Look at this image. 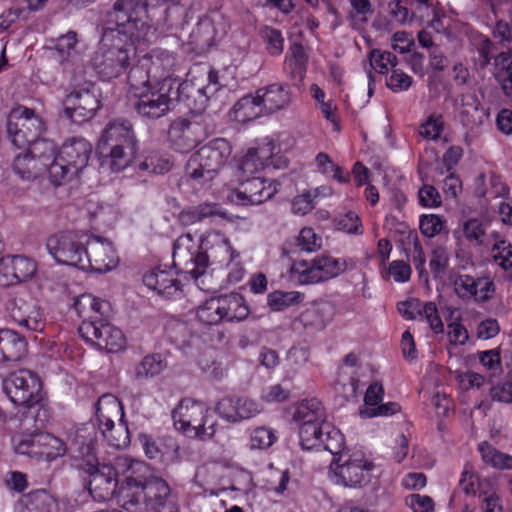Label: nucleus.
<instances>
[{"instance_id":"nucleus-55","label":"nucleus","mask_w":512,"mask_h":512,"mask_svg":"<svg viewBox=\"0 0 512 512\" xmlns=\"http://www.w3.org/2000/svg\"><path fill=\"white\" fill-rule=\"evenodd\" d=\"M493 259L505 271L512 269V245L504 240L493 246Z\"/></svg>"},{"instance_id":"nucleus-25","label":"nucleus","mask_w":512,"mask_h":512,"mask_svg":"<svg viewBox=\"0 0 512 512\" xmlns=\"http://www.w3.org/2000/svg\"><path fill=\"white\" fill-rule=\"evenodd\" d=\"M27 353V341L18 332L0 330V363L16 362Z\"/></svg>"},{"instance_id":"nucleus-32","label":"nucleus","mask_w":512,"mask_h":512,"mask_svg":"<svg viewBox=\"0 0 512 512\" xmlns=\"http://www.w3.org/2000/svg\"><path fill=\"white\" fill-rule=\"evenodd\" d=\"M39 163L46 166V171L50 174L51 167L58 158L57 145L49 139L38 138L25 149Z\"/></svg>"},{"instance_id":"nucleus-19","label":"nucleus","mask_w":512,"mask_h":512,"mask_svg":"<svg viewBox=\"0 0 512 512\" xmlns=\"http://www.w3.org/2000/svg\"><path fill=\"white\" fill-rule=\"evenodd\" d=\"M112 313L109 302L98 300V314L104 315L105 319H98V349L107 353H116L124 349L126 338L123 332L111 324L107 318Z\"/></svg>"},{"instance_id":"nucleus-62","label":"nucleus","mask_w":512,"mask_h":512,"mask_svg":"<svg viewBox=\"0 0 512 512\" xmlns=\"http://www.w3.org/2000/svg\"><path fill=\"white\" fill-rule=\"evenodd\" d=\"M388 14L393 22L404 25L413 19L410 10L402 5L401 0H390L388 2Z\"/></svg>"},{"instance_id":"nucleus-49","label":"nucleus","mask_w":512,"mask_h":512,"mask_svg":"<svg viewBox=\"0 0 512 512\" xmlns=\"http://www.w3.org/2000/svg\"><path fill=\"white\" fill-rule=\"evenodd\" d=\"M7 263H10L14 269V280L16 281H25L36 272V263L24 256H13V259L7 260Z\"/></svg>"},{"instance_id":"nucleus-7","label":"nucleus","mask_w":512,"mask_h":512,"mask_svg":"<svg viewBox=\"0 0 512 512\" xmlns=\"http://www.w3.org/2000/svg\"><path fill=\"white\" fill-rule=\"evenodd\" d=\"M231 155L224 138H216L194 152L185 165V176L198 184L213 180Z\"/></svg>"},{"instance_id":"nucleus-28","label":"nucleus","mask_w":512,"mask_h":512,"mask_svg":"<svg viewBox=\"0 0 512 512\" xmlns=\"http://www.w3.org/2000/svg\"><path fill=\"white\" fill-rule=\"evenodd\" d=\"M118 473L113 464L98 463V498L110 500L114 497L118 499L119 494Z\"/></svg>"},{"instance_id":"nucleus-9","label":"nucleus","mask_w":512,"mask_h":512,"mask_svg":"<svg viewBox=\"0 0 512 512\" xmlns=\"http://www.w3.org/2000/svg\"><path fill=\"white\" fill-rule=\"evenodd\" d=\"M374 465L360 452L342 454L332 460L329 466V478L337 485L349 488H361L371 480Z\"/></svg>"},{"instance_id":"nucleus-40","label":"nucleus","mask_w":512,"mask_h":512,"mask_svg":"<svg viewBox=\"0 0 512 512\" xmlns=\"http://www.w3.org/2000/svg\"><path fill=\"white\" fill-rule=\"evenodd\" d=\"M326 425H331V423L329 421H324L319 424L301 425L299 427L301 447L304 450H311L320 447L322 442L321 438H323L327 432V430L324 429Z\"/></svg>"},{"instance_id":"nucleus-16","label":"nucleus","mask_w":512,"mask_h":512,"mask_svg":"<svg viewBox=\"0 0 512 512\" xmlns=\"http://www.w3.org/2000/svg\"><path fill=\"white\" fill-rule=\"evenodd\" d=\"M217 74L209 72V83L204 87H195L192 82L178 83L174 89V100L183 102L186 107L196 114H201L207 108L210 98L219 90Z\"/></svg>"},{"instance_id":"nucleus-11","label":"nucleus","mask_w":512,"mask_h":512,"mask_svg":"<svg viewBox=\"0 0 512 512\" xmlns=\"http://www.w3.org/2000/svg\"><path fill=\"white\" fill-rule=\"evenodd\" d=\"M347 269L345 259L331 256H319L308 262H294L289 270L290 278L301 285L324 282L337 277Z\"/></svg>"},{"instance_id":"nucleus-48","label":"nucleus","mask_w":512,"mask_h":512,"mask_svg":"<svg viewBox=\"0 0 512 512\" xmlns=\"http://www.w3.org/2000/svg\"><path fill=\"white\" fill-rule=\"evenodd\" d=\"M295 246L300 252H315L322 246V239L312 228L304 227L295 239Z\"/></svg>"},{"instance_id":"nucleus-41","label":"nucleus","mask_w":512,"mask_h":512,"mask_svg":"<svg viewBox=\"0 0 512 512\" xmlns=\"http://www.w3.org/2000/svg\"><path fill=\"white\" fill-rule=\"evenodd\" d=\"M172 166L173 162L169 155L159 151H151L139 164V169L151 174H165L171 170Z\"/></svg>"},{"instance_id":"nucleus-34","label":"nucleus","mask_w":512,"mask_h":512,"mask_svg":"<svg viewBox=\"0 0 512 512\" xmlns=\"http://www.w3.org/2000/svg\"><path fill=\"white\" fill-rule=\"evenodd\" d=\"M122 405L118 398L112 394H103L98 397V428L107 426L113 428L114 420L122 413Z\"/></svg>"},{"instance_id":"nucleus-43","label":"nucleus","mask_w":512,"mask_h":512,"mask_svg":"<svg viewBox=\"0 0 512 512\" xmlns=\"http://www.w3.org/2000/svg\"><path fill=\"white\" fill-rule=\"evenodd\" d=\"M305 295L298 291H280L276 290L268 294V306L273 311H283L289 307L295 306L304 300Z\"/></svg>"},{"instance_id":"nucleus-47","label":"nucleus","mask_w":512,"mask_h":512,"mask_svg":"<svg viewBox=\"0 0 512 512\" xmlns=\"http://www.w3.org/2000/svg\"><path fill=\"white\" fill-rule=\"evenodd\" d=\"M197 318L206 325H216L224 321L218 297L207 300L197 310Z\"/></svg>"},{"instance_id":"nucleus-17","label":"nucleus","mask_w":512,"mask_h":512,"mask_svg":"<svg viewBox=\"0 0 512 512\" xmlns=\"http://www.w3.org/2000/svg\"><path fill=\"white\" fill-rule=\"evenodd\" d=\"M209 132L199 121L179 118L174 120L168 131L169 140L176 151L188 152L202 142Z\"/></svg>"},{"instance_id":"nucleus-57","label":"nucleus","mask_w":512,"mask_h":512,"mask_svg":"<svg viewBox=\"0 0 512 512\" xmlns=\"http://www.w3.org/2000/svg\"><path fill=\"white\" fill-rule=\"evenodd\" d=\"M100 429L103 438L108 443V445L119 449L121 447H125L128 444V431L121 425L116 429L115 425L113 428H108L105 426V429H102V427Z\"/></svg>"},{"instance_id":"nucleus-27","label":"nucleus","mask_w":512,"mask_h":512,"mask_svg":"<svg viewBox=\"0 0 512 512\" xmlns=\"http://www.w3.org/2000/svg\"><path fill=\"white\" fill-rule=\"evenodd\" d=\"M213 217L226 218V212L218 203L204 202L184 208L179 213L178 220L182 225L190 226Z\"/></svg>"},{"instance_id":"nucleus-23","label":"nucleus","mask_w":512,"mask_h":512,"mask_svg":"<svg viewBox=\"0 0 512 512\" xmlns=\"http://www.w3.org/2000/svg\"><path fill=\"white\" fill-rule=\"evenodd\" d=\"M149 59L148 70L152 79L160 86L162 83L168 82L171 84V89H174L179 83L177 79L171 77L176 61L175 57L165 50H152Z\"/></svg>"},{"instance_id":"nucleus-6","label":"nucleus","mask_w":512,"mask_h":512,"mask_svg":"<svg viewBox=\"0 0 512 512\" xmlns=\"http://www.w3.org/2000/svg\"><path fill=\"white\" fill-rule=\"evenodd\" d=\"M176 430L190 438L210 440L216 433L217 423L211 419L210 408L191 398L182 399L172 411Z\"/></svg>"},{"instance_id":"nucleus-54","label":"nucleus","mask_w":512,"mask_h":512,"mask_svg":"<svg viewBox=\"0 0 512 512\" xmlns=\"http://www.w3.org/2000/svg\"><path fill=\"white\" fill-rule=\"evenodd\" d=\"M335 225L338 230L344 231L348 234L360 235L363 233V226L360 218L353 211H349L346 214L339 216L335 220Z\"/></svg>"},{"instance_id":"nucleus-18","label":"nucleus","mask_w":512,"mask_h":512,"mask_svg":"<svg viewBox=\"0 0 512 512\" xmlns=\"http://www.w3.org/2000/svg\"><path fill=\"white\" fill-rule=\"evenodd\" d=\"M7 309L13 320L19 325L34 332L44 330L45 318L35 300L16 296L9 302Z\"/></svg>"},{"instance_id":"nucleus-35","label":"nucleus","mask_w":512,"mask_h":512,"mask_svg":"<svg viewBox=\"0 0 512 512\" xmlns=\"http://www.w3.org/2000/svg\"><path fill=\"white\" fill-rule=\"evenodd\" d=\"M216 34L214 23L210 18L200 19L190 33V44L197 50L205 51L214 44Z\"/></svg>"},{"instance_id":"nucleus-3","label":"nucleus","mask_w":512,"mask_h":512,"mask_svg":"<svg viewBox=\"0 0 512 512\" xmlns=\"http://www.w3.org/2000/svg\"><path fill=\"white\" fill-rule=\"evenodd\" d=\"M210 258L228 264L234 259V251L228 238L219 232L203 236L200 247L195 245L190 234L180 236L173 244L174 266L194 279L205 273Z\"/></svg>"},{"instance_id":"nucleus-45","label":"nucleus","mask_w":512,"mask_h":512,"mask_svg":"<svg viewBox=\"0 0 512 512\" xmlns=\"http://www.w3.org/2000/svg\"><path fill=\"white\" fill-rule=\"evenodd\" d=\"M324 429H326L327 432L325 436L321 438L322 442L320 447H323L324 450L329 451L333 455L332 460H335L336 457L342 454H348L350 452L345 448L344 436L340 430L335 428L332 424L326 425Z\"/></svg>"},{"instance_id":"nucleus-29","label":"nucleus","mask_w":512,"mask_h":512,"mask_svg":"<svg viewBox=\"0 0 512 512\" xmlns=\"http://www.w3.org/2000/svg\"><path fill=\"white\" fill-rule=\"evenodd\" d=\"M224 321H243L249 315V308L243 296L239 293H229L218 296Z\"/></svg>"},{"instance_id":"nucleus-30","label":"nucleus","mask_w":512,"mask_h":512,"mask_svg":"<svg viewBox=\"0 0 512 512\" xmlns=\"http://www.w3.org/2000/svg\"><path fill=\"white\" fill-rule=\"evenodd\" d=\"M40 446H50L57 450L56 455H61L65 453L64 444L56 437L50 434H34L29 438L21 440L17 447L16 451L21 454L33 455L38 453H44L43 451L37 450Z\"/></svg>"},{"instance_id":"nucleus-44","label":"nucleus","mask_w":512,"mask_h":512,"mask_svg":"<svg viewBox=\"0 0 512 512\" xmlns=\"http://www.w3.org/2000/svg\"><path fill=\"white\" fill-rule=\"evenodd\" d=\"M479 452L486 464L497 469H512V456L500 452L488 442L484 441L479 444Z\"/></svg>"},{"instance_id":"nucleus-50","label":"nucleus","mask_w":512,"mask_h":512,"mask_svg":"<svg viewBox=\"0 0 512 512\" xmlns=\"http://www.w3.org/2000/svg\"><path fill=\"white\" fill-rule=\"evenodd\" d=\"M261 36L265 41L266 50L271 56H279L284 49V37L280 30L272 27H264Z\"/></svg>"},{"instance_id":"nucleus-56","label":"nucleus","mask_w":512,"mask_h":512,"mask_svg":"<svg viewBox=\"0 0 512 512\" xmlns=\"http://www.w3.org/2000/svg\"><path fill=\"white\" fill-rule=\"evenodd\" d=\"M455 293L463 300L470 299L476 294L477 279L469 275H459L453 281Z\"/></svg>"},{"instance_id":"nucleus-20","label":"nucleus","mask_w":512,"mask_h":512,"mask_svg":"<svg viewBox=\"0 0 512 512\" xmlns=\"http://www.w3.org/2000/svg\"><path fill=\"white\" fill-rule=\"evenodd\" d=\"M64 114L74 123L82 124L96 114V97L89 89L74 90L63 100Z\"/></svg>"},{"instance_id":"nucleus-46","label":"nucleus","mask_w":512,"mask_h":512,"mask_svg":"<svg viewBox=\"0 0 512 512\" xmlns=\"http://www.w3.org/2000/svg\"><path fill=\"white\" fill-rule=\"evenodd\" d=\"M487 226V223L477 218H471L463 222L461 232L469 242L476 246H482L486 244Z\"/></svg>"},{"instance_id":"nucleus-36","label":"nucleus","mask_w":512,"mask_h":512,"mask_svg":"<svg viewBox=\"0 0 512 512\" xmlns=\"http://www.w3.org/2000/svg\"><path fill=\"white\" fill-rule=\"evenodd\" d=\"M308 57L302 44L294 43L286 55L285 65L289 75L294 80H302L307 66Z\"/></svg>"},{"instance_id":"nucleus-22","label":"nucleus","mask_w":512,"mask_h":512,"mask_svg":"<svg viewBox=\"0 0 512 512\" xmlns=\"http://www.w3.org/2000/svg\"><path fill=\"white\" fill-rule=\"evenodd\" d=\"M257 99L262 102L265 113H275L287 109L292 102V93L288 84L274 83L257 91Z\"/></svg>"},{"instance_id":"nucleus-51","label":"nucleus","mask_w":512,"mask_h":512,"mask_svg":"<svg viewBox=\"0 0 512 512\" xmlns=\"http://www.w3.org/2000/svg\"><path fill=\"white\" fill-rule=\"evenodd\" d=\"M444 129V119L441 114H431L427 120L420 125L419 134L425 139L435 140L440 137Z\"/></svg>"},{"instance_id":"nucleus-31","label":"nucleus","mask_w":512,"mask_h":512,"mask_svg":"<svg viewBox=\"0 0 512 512\" xmlns=\"http://www.w3.org/2000/svg\"><path fill=\"white\" fill-rule=\"evenodd\" d=\"M459 117L462 125L473 131L483 123L486 115L476 97L469 95L462 99Z\"/></svg>"},{"instance_id":"nucleus-53","label":"nucleus","mask_w":512,"mask_h":512,"mask_svg":"<svg viewBox=\"0 0 512 512\" xmlns=\"http://www.w3.org/2000/svg\"><path fill=\"white\" fill-rule=\"evenodd\" d=\"M237 422L255 417L263 410V407L255 400L248 397H236Z\"/></svg>"},{"instance_id":"nucleus-60","label":"nucleus","mask_w":512,"mask_h":512,"mask_svg":"<svg viewBox=\"0 0 512 512\" xmlns=\"http://www.w3.org/2000/svg\"><path fill=\"white\" fill-rule=\"evenodd\" d=\"M412 83V77L401 69H392L390 76L386 79L387 87L393 92L407 91Z\"/></svg>"},{"instance_id":"nucleus-38","label":"nucleus","mask_w":512,"mask_h":512,"mask_svg":"<svg viewBox=\"0 0 512 512\" xmlns=\"http://www.w3.org/2000/svg\"><path fill=\"white\" fill-rule=\"evenodd\" d=\"M233 111L238 121L247 122L258 118L265 112V109L256 94L242 97L233 106Z\"/></svg>"},{"instance_id":"nucleus-58","label":"nucleus","mask_w":512,"mask_h":512,"mask_svg":"<svg viewBox=\"0 0 512 512\" xmlns=\"http://www.w3.org/2000/svg\"><path fill=\"white\" fill-rule=\"evenodd\" d=\"M215 412L229 423L237 422L236 396H226L215 405Z\"/></svg>"},{"instance_id":"nucleus-33","label":"nucleus","mask_w":512,"mask_h":512,"mask_svg":"<svg viewBox=\"0 0 512 512\" xmlns=\"http://www.w3.org/2000/svg\"><path fill=\"white\" fill-rule=\"evenodd\" d=\"M13 171L25 181H33L46 171V166L36 161L26 150L15 156Z\"/></svg>"},{"instance_id":"nucleus-39","label":"nucleus","mask_w":512,"mask_h":512,"mask_svg":"<svg viewBox=\"0 0 512 512\" xmlns=\"http://www.w3.org/2000/svg\"><path fill=\"white\" fill-rule=\"evenodd\" d=\"M271 151L265 148H250L246 155L242 158L239 171L241 172V178L244 175L253 174L267 165V161L270 157Z\"/></svg>"},{"instance_id":"nucleus-13","label":"nucleus","mask_w":512,"mask_h":512,"mask_svg":"<svg viewBox=\"0 0 512 512\" xmlns=\"http://www.w3.org/2000/svg\"><path fill=\"white\" fill-rule=\"evenodd\" d=\"M95 430L96 426L93 422L83 424L78 428L73 443L76 466L80 472L86 475L83 477V493L87 492L92 499H95L91 479L96 473Z\"/></svg>"},{"instance_id":"nucleus-63","label":"nucleus","mask_w":512,"mask_h":512,"mask_svg":"<svg viewBox=\"0 0 512 512\" xmlns=\"http://www.w3.org/2000/svg\"><path fill=\"white\" fill-rule=\"evenodd\" d=\"M290 391L281 384H273L265 387L261 392V399L267 403H281L288 400Z\"/></svg>"},{"instance_id":"nucleus-12","label":"nucleus","mask_w":512,"mask_h":512,"mask_svg":"<svg viewBox=\"0 0 512 512\" xmlns=\"http://www.w3.org/2000/svg\"><path fill=\"white\" fill-rule=\"evenodd\" d=\"M48 252L60 264L77 267L81 270L92 268L87 249L75 232H63L48 238Z\"/></svg>"},{"instance_id":"nucleus-8","label":"nucleus","mask_w":512,"mask_h":512,"mask_svg":"<svg viewBox=\"0 0 512 512\" xmlns=\"http://www.w3.org/2000/svg\"><path fill=\"white\" fill-rule=\"evenodd\" d=\"M92 146L83 138L65 142L58 150V158L51 167L50 181L59 186L82 171L89 160Z\"/></svg>"},{"instance_id":"nucleus-64","label":"nucleus","mask_w":512,"mask_h":512,"mask_svg":"<svg viewBox=\"0 0 512 512\" xmlns=\"http://www.w3.org/2000/svg\"><path fill=\"white\" fill-rule=\"evenodd\" d=\"M275 440L276 437L272 430L265 427L254 429L250 437L251 447L257 449L267 448L271 446Z\"/></svg>"},{"instance_id":"nucleus-37","label":"nucleus","mask_w":512,"mask_h":512,"mask_svg":"<svg viewBox=\"0 0 512 512\" xmlns=\"http://www.w3.org/2000/svg\"><path fill=\"white\" fill-rule=\"evenodd\" d=\"M167 367V361L160 353L146 355L135 367V378L145 380L162 373Z\"/></svg>"},{"instance_id":"nucleus-59","label":"nucleus","mask_w":512,"mask_h":512,"mask_svg":"<svg viewBox=\"0 0 512 512\" xmlns=\"http://www.w3.org/2000/svg\"><path fill=\"white\" fill-rule=\"evenodd\" d=\"M333 307L328 302H322L317 304L312 309H309L305 312L304 318H313L315 316H319V319L314 321L313 324L316 327L323 328L326 326L328 322L332 319Z\"/></svg>"},{"instance_id":"nucleus-4","label":"nucleus","mask_w":512,"mask_h":512,"mask_svg":"<svg viewBox=\"0 0 512 512\" xmlns=\"http://www.w3.org/2000/svg\"><path fill=\"white\" fill-rule=\"evenodd\" d=\"M98 146L110 148L109 154L98 158L99 173H118L128 167L138 149L132 124L125 119L110 121L98 139Z\"/></svg>"},{"instance_id":"nucleus-5","label":"nucleus","mask_w":512,"mask_h":512,"mask_svg":"<svg viewBox=\"0 0 512 512\" xmlns=\"http://www.w3.org/2000/svg\"><path fill=\"white\" fill-rule=\"evenodd\" d=\"M3 390L15 405L37 407L35 414L37 428L44 427L48 419V411L42 404V383L36 373L27 369L13 372L3 381Z\"/></svg>"},{"instance_id":"nucleus-24","label":"nucleus","mask_w":512,"mask_h":512,"mask_svg":"<svg viewBox=\"0 0 512 512\" xmlns=\"http://www.w3.org/2000/svg\"><path fill=\"white\" fill-rule=\"evenodd\" d=\"M143 283L149 289L167 298L174 296L180 290V281L170 270L160 267L144 274Z\"/></svg>"},{"instance_id":"nucleus-21","label":"nucleus","mask_w":512,"mask_h":512,"mask_svg":"<svg viewBox=\"0 0 512 512\" xmlns=\"http://www.w3.org/2000/svg\"><path fill=\"white\" fill-rule=\"evenodd\" d=\"M160 0H117L113 10L107 12L109 19L119 18L120 22H146L142 16L146 14L149 6L160 4Z\"/></svg>"},{"instance_id":"nucleus-52","label":"nucleus","mask_w":512,"mask_h":512,"mask_svg":"<svg viewBox=\"0 0 512 512\" xmlns=\"http://www.w3.org/2000/svg\"><path fill=\"white\" fill-rule=\"evenodd\" d=\"M151 80L153 79L148 68L144 69L142 66H136L132 67L128 72L127 83L135 95L138 94V90L147 87Z\"/></svg>"},{"instance_id":"nucleus-15","label":"nucleus","mask_w":512,"mask_h":512,"mask_svg":"<svg viewBox=\"0 0 512 512\" xmlns=\"http://www.w3.org/2000/svg\"><path fill=\"white\" fill-rule=\"evenodd\" d=\"M279 184L262 177L239 178V186L228 195L237 205H259L271 199L278 191Z\"/></svg>"},{"instance_id":"nucleus-10","label":"nucleus","mask_w":512,"mask_h":512,"mask_svg":"<svg viewBox=\"0 0 512 512\" xmlns=\"http://www.w3.org/2000/svg\"><path fill=\"white\" fill-rule=\"evenodd\" d=\"M44 131L45 123L33 109L19 105L10 111L7 133L12 144L18 149H26L40 138Z\"/></svg>"},{"instance_id":"nucleus-26","label":"nucleus","mask_w":512,"mask_h":512,"mask_svg":"<svg viewBox=\"0 0 512 512\" xmlns=\"http://www.w3.org/2000/svg\"><path fill=\"white\" fill-rule=\"evenodd\" d=\"M292 420L301 425L319 424L327 421L321 401L316 398L304 399L291 407Z\"/></svg>"},{"instance_id":"nucleus-61","label":"nucleus","mask_w":512,"mask_h":512,"mask_svg":"<svg viewBox=\"0 0 512 512\" xmlns=\"http://www.w3.org/2000/svg\"><path fill=\"white\" fill-rule=\"evenodd\" d=\"M444 221L442 218L435 214L423 215L420 218V231L429 238L439 234L443 229Z\"/></svg>"},{"instance_id":"nucleus-1","label":"nucleus","mask_w":512,"mask_h":512,"mask_svg":"<svg viewBox=\"0 0 512 512\" xmlns=\"http://www.w3.org/2000/svg\"><path fill=\"white\" fill-rule=\"evenodd\" d=\"M154 30L147 22H120L119 18L104 21L98 42V76L108 81L121 75L130 65L137 47L143 48L151 41Z\"/></svg>"},{"instance_id":"nucleus-2","label":"nucleus","mask_w":512,"mask_h":512,"mask_svg":"<svg viewBox=\"0 0 512 512\" xmlns=\"http://www.w3.org/2000/svg\"><path fill=\"white\" fill-rule=\"evenodd\" d=\"M172 503L168 483L143 461L132 460L119 489L118 504L129 512H162Z\"/></svg>"},{"instance_id":"nucleus-14","label":"nucleus","mask_w":512,"mask_h":512,"mask_svg":"<svg viewBox=\"0 0 512 512\" xmlns=\"http://www.w3.org/2000/svg\"><path fill=\"white\" fill-rule=\"evenodd\" d=\"M174 89L168 82L162 83L159 88L147 87L136 94L137 100L134 109L137 114L146 120H156L170 111L174 100Z\"/></svg>"},{"instance_id":"nucleus-42","label":"nucleus","mask_w":512,"mask_h":512,"mask_svg":"<svg viewBox=\"0 0 512 512\" xmlns=\"http://www.w3.org/2000/svg\"><path fill=\"white\" fill-rule=\"evenodd\" d=\"M120 258L111 242L98 236V274L106 273L119 265Z\"/></svg>"}]
</instances>
